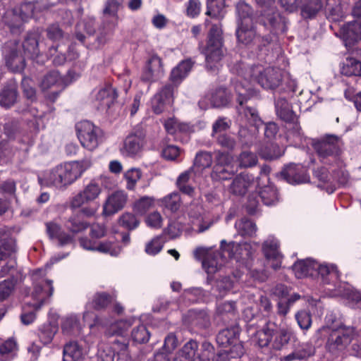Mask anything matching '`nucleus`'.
<instances>
[{
    "label": "nucleus",
    "instance_id": "obj_1",
    "mask_svg": "<svg viewBox=\"0 0 361 361\" xmlns=\"http://www.w3.org/2000/svg\"><path fill=\"white\" fill-rule=\"evenodd\" d=\"M231 70L237 74L233 80V85L237 94V111L239 117L254 127L250 133H248L247 129L245 127L239 130V136L243 145L249 147L253 145L255 134L263 124L255 109L244 106V104L254 95L252 83L257 82L266 90L276 89L282 82V71L274 67H265L262 64L250 66L243 62L235 64Z\"/></svg>",
    "mask_w": 361,
    "mask_h": 361
},
{
    "label": "nucleus",
    "instance_id": "obj_2",
    "mask_svg": "<svg viewBox=\"0 0 361 361\" xmlns=\"http://www.w3.org/2000/svg\"><path fill=\"white\" fill-rule=\"evenodd\" d=\"M220 248L221 252H213L211 247H198L193 252L195 259L202 260V267L208 275V283H210L211 275L224 266L235 267L239 269H250L251 267L255 252L251 243L245 241L239 243L231 241L227 243L225 240H222Z\"/></svg>",
    "mask_w": 361,
    "mask_h": 361
},
{
    "label": "nucleus",
    "instance_id": "obj_3",
    "mask_svg": "<svg viewBox=\"0 0 361 361\" xmlns=\"http://www.w3.org/2000/svg\"><path fill=\"white\" fill-rule=\"evenodd\" d=\"M312 146L321 161L329 165L314 170V176L324 183L336 181L341 185L348 183L349 176L344 169L343 161L338 157L342 145L340 138L335 135H326L320 140H312Z\"/></svg>",
    "mask_w": 361,
    "mask_h": 361
},
{
    "label": "nucleus",
    "instance_id": "obj_4",
    "mask_svg": "<svg viewBox=\"0 0 361 361\" xmlns=\"http://www.w3.org/2000/svg\"><path fill=\"white\" fill-rule=\"evenodd\" d=\"M316 276H319L326 288V294L329 297H342L353 308L361 310V292L354 290L349 284L339 281L340 273L334 263L316 261Z\"/></svg>",
    "mask_w": 361,
    "mask_h": 361
},
{
    "label": "nucleus",
    "instance_id": "obj_5",
    "mask_svg": "<svg viewBox=\"0 0 361 361\" xmlns=\"http://www.w3.org/2000/svg\"><path fill=\"white\" fill-rule=\"evenodd\" d=\"M46 269H38L32 271L33 290L30 295L26 296L23 312L20 319L23 324L29 325L36 319L35 312L49 302L53 295L52 281L47 279Z\"/></svg>",
    "mask_w": 361,
    "mask_h": 361
},
{
    "label": "nucleus",
    "instance_id": "obj_6",
    "mask_svg": "<svg viewBox=\"0 0 361 361\" xmlns=\"http://www.w3.org/2000/svg\"><path fill=\"white\" fill-rule=\"evenodd\" d=\"M38 35L35 32L29 33L24 42L20 44L16 40H11L4 45L2 54L6 66L13 72H20L25 68V59L37 60V63H43L38 60L39 51Z\"/></svg>",
    "mask_w": 361,
    "mask_h": 361
},
{
    "label": "nucleus",
    "instance_id": "obj_7",
    "mask_svg": "<svg viewBox=\"0 0 361 361\" xmlns=\"http://www.w3.org/2000/svg\"><path fill=\"white\" fill-rule=\"evenodd\" d=\"M334 319L332 314L326 315V325L320 331L326 336L327 350L333 355H339L344 353L355 338V332L353 327L334 324Z\"/></svg>",
    "mask_w": 361,
    "mask_h": 361
},
{
    "label": "nucleus",
    "instance_id": "obj_8",
    "mask_svg": "<svg viewBox=\"0 0 361 361\" xmlns=\"http://www.w3.org/2000/svg\"><path fill=\"white\" fill-rule=\"evenodd\" d=\"M13 232L8 227L0 228V262H5L0 270V278L11 276L17 266L18 247Z\"/></svg>",
    "mask_w": 361,
    "mask_h": 361
},
{
    "label": "nucleus",
    "instance_id": "obj_9",
    "mask_svg": "<svg viewBox=\"0 0 361 361\" xmlns=\"http://www.w3.org/2000/svg\"><path fill=\"white\" fill-rule=\"evenodd\" d=\"M222 30L219 23L212 25L209 32L207 45L202 53L205 56V66L210 71L219 68L220 62L224 55L223 47Z\"/></svg>",
    "mask_w": 361,
    "mask_h": 361
},
{
    "label": "nucleus",
    "instance_id": "obj_10",
    "mask_svg": "<svg viewBox=\"0 0 361 361\" xmlns=\"http://www.w3.org/2000/svg\"><path fill=\"white\" fill-rule=\"evenodd\" d=\"M214 350V346L208 342H204L199 350L198 343L191 339L178 350L173 361H210Z\"/></svg>",
    "mask_w": 361,
    "mask_h": 361
},
{
    "label": "nucleus",
    "instance_id": "obj_11",
    "mask_svg": "<svg viewBox=\"0 0 361 361\" xmlns=\"http://www.w3.org/2000/svg\"><path fill=\"white\" fill-rule=\"evenodd\" d=\"M76 130L81 145L90 151L95 149L104 141L103 130L88 121L78 123Z\"/></svg>",
    "mask_w": 361,
    "mask_h": 361
},
{
    "label": "nucleus",
    "instance_id": "obj_12",
    "mask_svg": "<svg viewBox=\"0 0 361 361\" xmlns=\"http://www.w3.org/2000/svg\"><path fill=\"white\" fill-rule=\"evenodd\" d=\"M78 77L79 75L72 71L64 78H62L58 71H52L44 75L40 82V87L43 91L54 89L49 99L54 101L59 94Z\"/></svg>",
    "mask_w": 361,
    "mask_h": 361
},
{
    "label": "nucleus",
    "instance_id": "obj_13",
    "mask_svg": "<svg viewBox=\"0 0 361 361\" xmlns=\"http://www.w3.org/2000/svg\"><path fill=\"white\" fill-rule=\"evenodd\" d=\"M236 37L239 43L250 48H260L262 45L264 46L269 43L268 38H261L257 35L252 18L246 17L241 24L238 25Z\"/></svg>",
    "mask_w": 361,
    "mask_h": 361
},
{
    "label": "nucleus",
    "instance_id": "obj_14",
    "mask_svg": "<svg viewBox=\"0 0 361 361\" xmlns=\"http://www.w3.org/2000/svg\"><path fill=\"white\" fill-rule=\"evenodd\" d=\"M111 302V296L106 293H97L85 305V311L83 313V319L85 322H90V328L92 329L96 326H102L108 324L103 318L96 316L90 310L94 309L97 310H102L107 307Z\"/></svg>",
    "mask_w": 361,
    "mask_h": 361
},
{
    "label": "nucleus",
    "instance_id": "obj_15",
    "mask_svg": "<svg viewBox=\"0 0 361 361\" xmlns=\"http://www.w3.org/2000/svg\"><path fill=\"white\" fill-rule=\"evenodd\" d=\"M128 345L124 341L114 339L109 343H100L98 345L97 361H114L116 353L118 361H129Z\"/></svg>",
    "mask_w": 361,
    "mask_h": 361
},
{
    "label": "nucleus",
    "instance_id": "obj_16",
    "mask_svg": "<svg viewBox=\"0 0 361 361\" xmlns=\"http://www.w3.org/2000/svg\"><path fill=\"white\" fill-rule=\"evenodd\" d=\"M239 328L232 326L226 328L218 334L216 342L223 348H228L232 357H240L244 353L243 344L238 341Z\"/></svg>",
    "mask_w": 361,
    "mask_h": 361
},
{
    "label": "nucleus",
    "instance_id": "obj_17",
    "mask_svg": "<svg viewBox=\"0 0 361 361\" xmlns=\"http://www.w3.org/2000/svg\"><path fill=\"white\" fill-rule=\"evenodd\" d=\"M233 158L228 153L219 152L216 157V164L211 173L214 180L230 179L237 171L232 164Z\"/></svg>",
    "mask_w": 361,
    "mask_h": 361
},
{
    "label": "nucleus",
    "instance_id": "obj_18",
    "mask_svg": "<svg viewBox=\"0 0 361 361\" xmlns=\"http://www.w3.org/2000/svg\"><path fill=\"white\" fill-rule=\"evenodd\" d=\"M92 161L89 158L82 161H71L59 165L66 185L73 183L82 173L92 166Z\"/></svg>",
    "mask_w": 361,
    "mask_h": 361
},
{
    "label": "nucleus",
    "instance_id": "obj_19",
    "mask_svg": "<svg viewBox=\"0 0 361 361\" xmlns=\"http://www.w3.org/2000/svg\"><path fill=\"white\" fill-rule=\"evenodd\" d=\"M262 252L265 259L270 262L274 270H278L281 267L282 254L280 251V243L274 235H269L262 244Z\"/></svg>",
    "mask_w": 361,
    "mask_h": 361
},
{
    "label": "nucleus",
    "instance_id": "obj_20",
    "mask_svg": "<svg viewBox=\"0 0 361 361\" xmlns=\"http://www.w3.org/2000/svg\"><path fill=\"white\" fill-rule=\"evenodd\" d=\"M117 97L116 90L111 85L100 87L94 91L92 103L99 111H107Z\"/></svg>",
    "mask_w": 361,
    "mask_h": 361
},
{
    "label": "nucleus",
    "instance_id": "obj_21",
    "mask_svg": "<svg viewBox=\"0 0 361 361\" xmlns=\"http://www.w3.org/2000/svg\"><path fill=\"white\" fill-rule=\"evenodd\" d=\"M46 231L51 241L59 247L74 244V237L65 232L61 226L54 221L46 223Z\"/></svg>",
    "mask_w": 361,
    "mask_h": 361
},
{
    "label": "nucleus",
    "instance_id": "obj_22",
    "mask_svg": "<svg viewBox=\"0 0 361 361\" xmlns=\"http://www.w3.org/2000/svg\"><path fill=\"white\" fill-rule=\"evenodd\" d=\"M102 189L100 186L94 183L90 182L82 190L75 195L71 202L72 208H80L82 206L94 201L100 195Z\"/></svg>",
    "mask_w": 361,
    "mask_h": 361
},
{
    "label": "nucleus",
    "instance_id": "obj_23",
    "mask_svg": "<svg viewBox=\"0 0 361 361\" xmlns=\"http://www.w3.org/2000/svg\"><path fill=\"white\" fill-rule=\"evenodd\" d=\"M144 145L145 138L141 133H131L123 140L120 152L123 157H134L142 152Z\"/></svg>",
    "mask_w": 361,
    "mask_h": 361
},
{
    "label": "nucleus",
    "instance_id": "obj_24",
    "mask_svg": "<svg viewBox=\"0 0 361 361\" xmlns=\"http://www.w3.org/2000/svg\"><path fill=\"white\" fill-rule=\"evenodd\" d=\"M252 325L250 324L247 328L251 342L260 348L266 347L269 344L271 345V334L274 332L273 327H274V323L267 322L262 328L257 330Z\"/></svg>",
    "mask_w": 361,
    "mask_h": 361
},
{
    "label": "nucleus",
    "instance_id": "obj_25",
    "mask_svg": "<svg viewBox=\"0 0 361 361\" xmlns=\"http://www.w3.org/2000/svg\"><path fill=\"white\" fill-rule=\"evenodd\" d=\"M271 334V346L275 350H281L291 341L295 340V335L292 328L288 326H281L277 328L274 324Z\"/></svg>",
    "mask_w": 361,
    "mask_h": 361
},
{
    "label": "nucleus",
    "instance_id": "obj_26",
    "mask_svg": "<svg viewBox=\"0 0 361 361\" xmlns=\"http://www.w3.org/2000/svg\"><path fill=\"white\" fill-rule=\"evenodd\" d=\"M230 101V95L224 88H218L207 94L199 102L201 109L225 106Z\"/></svg>",
    "mask_w": 361,
    "mask_h": 361
},
{
    "label": "nucleus",
    "instance_id": "obj_27",
    "mask_svg": "<svg viewBox=\"0 0 361 361\" xmlns=\"http://www.w3.org/2000/svg\"><path fill=\"white\" fill-rule=\"evenodd\" d=\"M281 177L288 183L298 185L307 183L310 180L305 169L300 164H290L281 172Z\"/></svg>",
    "mask_w": 361,
    "mask_h": 361
},
{
    "label": "nucleus",
    "instance_id": "obj_28",
    "mask_svg": "<svg viewBox=\"0 0 361 361\" xmlns=\"http://www.w3.org/2000/svg\"><path fill=\"white\" fill-rule=\"evenodd\" d=\"M173 102V88L167 85L161 89L152 99L153 111L159 114L165 111Z\"/></svg>",
    "mask_w": 361,
    "mask_h": 361
},
{
    "label": "nucleus",
    "instance_id": "obj_29",
    "mask_svg": "<svg viewBox=\"0 0 361 361\" xmlns=\"http://www.w3.org/2000/svg\"><path fill=\"white\" fill-rule=\"evenodd\" d=\"M128 195L124 191H116L111 194L105 201L103 207V214L110 216L121 210L126 205Z\"/></svg>",
    "mask_w": 361,
    "mask_h": 361
},
{
    "label": "nucleus",
    "instance_id": "obj_30",
    "mask_svg": "<svg viewBox=\"0 0 361 361\" xmlns=\"http://www.w3.org/2000/svg\"><path fill=\"white\" fill-rule=\"evenodd\" d=\"M239 277L235 274L233 276V278L231 276L221 277L216 280L214 284L212 283V279H211L210 283L207 282V283L212 285V291L214 295L222 298L235 288L237 278Z\"/></svg>",
    "mask_w": 361,
    "mask_h": 361
},
{
    "label": "nucleus",
    "instance_id": "obj_31",
    "mask_svg": "<svg viewBox=\"0 0 361 361\" xmlns=\"http://www.w3.org/2000/svg\"><path fill=\"white\" fill-rule=\"evenodd\" d=\"M255 187V178L248 173H240L232 181L229 190L236 195H243L248 190Z\"/></svg>",
    "mask_w": 361,
    "mask_h": 361
},
{
    "label": "nucleus",
    "instance_id": "obj_32",
    "mask_svg": "<svg viewBox=\"0 0 361 361\" xmlns=\"http://www.w3.org/2000/svg\"><path fill=\"white\" fill-rule=\"evenodd\" d=\"M163 72L161 59L157 55H153L147 61L142 75V80L145 82L155 81L162 75Z\"/></svg>",
    "mask_w": 361,
    "mask_h": 361
},
{
    "label": "nucleus",
    "instance_id": "obj_33",
    "mask_svg": "<svg viewBox=\"0 0 361 361\" xmlns=\"http://www.w3.org/2000/svg\"><path fill=\"white\" fill-rule=\"evenodd\" d=\"M137 321L138 322V320L134 317H131L126 319H121L114 323H111V322L107 321L109 323L106 326L109 324L110 326L106 331V334L107 336H111L114 335L119 336L121 337V340L119 341H124L128 344V342L126 341V339L124 338V337L127 335V332L129 328Z\"/></svg>",
    "mask_w": 361,
    "mask_h": 361
},
{
    "label": "nucleus",
    "instance_id": "obj_34",
    "mask_svg": "<svg viewBox=\"0 0 361 361\" xmlns=\"http://www.w3.org/2000/svg\"><path fill=\"white\" fill-rule=\"evenodd\" d=\"M61 172L59 166L45 171L42 176H38L39 183L43 186L55 187L57 188L66 186Z\"/></svg>",
    "mask_w": 361,
    "mask_h": 361
},
{
    "label": "nucleus",
    "instance_id": "obj_35",
    "mask_svg": "<svg viewBox=\"0 0 361 361\" xmlns=\"http://www.w3.org/2000/svg\"><path fill=\"white\" fill-rule=\"evenodd\" d=\"M195 61L191 59H186L179 62L171 71L170 80L171 82L178 85L185 80L190 73Z\"/></svg>",
    "mask_w": 361,
    "mask_h": 361
},
{
    "label": "nucleus",
    "instance_id": "obj_36",
    "mask_svg": "<svg viewBox=\"0 0 361 361\" xmlns=\"http://www.w3.org/2000/svg\"><path fill=\"white\" fill-rule=\"evenodd\" d=\"M166 131L169 134L174 135L176 138L179 134H190L195 131L196 127L188 123H180L173 117L169 118L164 121Z\"/></svg>",
    "mask_w": 361,
    "mask_h": 361
},
{
    "label": "nucleus",
    "instance_id": "obj_37",
    "mask_svg": "<svg viewBox=\"0 0 361 361\" xmlns=\"http://www.w3.org/2000/svg\"><path fill=\"white\" fill-rule=\"evenodd\" d=\"M197 175L192 169L180 173L177 179V186L185 194L191 195L194 191V183L198 182Z\"/></svg>",
    "mask_w": 361,
    "mask_h": 361
},
{
    "label": "nucleus",
    "instance_id": "obj_38",
    "mask_svg": "<svg viewBox=\"0 0 361 361\" xmlns=\"http://www.w3.org/2000/svg\"><path fill=\"white\" fill-rule=\"evenodd\" d=\"M87 353V350L79 343L69 342L63 347V361H82Z\"/></svg>",
    "mask_w": 361,
    "mask_h": 361
},
{
    "label": "nucleus",
    "instance_id": "obj_39",
    "mask_svg": "<svg viewBox=\"0 0 361 361\" xmlns=\"http://www.w3.org/2000/svg\"><path fill=\"white\" fill-rule=\"evenodd\" d=\"M315 264V260L308 258L297 261L293 265L292 269L298 279L314 276H316L317 267H314Z\"/></svg>",
    "mask_w": 361,
    "mask_h": 361
},
{
    "label": "nucleus",
    "instance_id": "obj_40",
    "mask_svg": "<svg viewBox=\"0 0 361 361\" xmlns=\"http://www.w3.org/2000/svg\"><path fill=\"white\" fill-rule=\"evenodd\" d=\"M264 178L269 182V178L267 176H265ZM257 185L260 199L265 205L271 206L279 202L278 190L273 184L268 183L267 185L263 187L259 186V183H257Z\"/></svg>",
    "mask_w": 361,
    "mask_h": 361
},
{
    "label": "nucleus",
    "instance_id": "obj_41",
    "mask_svg": "<svg viewBox=\"0 0 361 361\" xmlns=\"http://www.w3.org/2000/svg\"><path fill=\"white\" fill-rule=\"evenodd\" d=\"M276 113L279 118L287 124L298 121L297 116L292 111L288 101L283 97H279L275 102Z\"/></svg>",
    "mask_w": 361,
    "mask_h": 361
},
{
    "label": "nucleus",
    "instance_id": "obj_42",
    "mask_svg": "<svg viewBox=\"0 0 361 361\" xmlns=\"http://www.w3.org/2000/svg\"><path fill=\"white\" fill-rule=\"evenodd\" d=\"M341 34L346 43L358 42L361 39V21H353L343 25Z\"/></svg>",
    "mask_w": 361,
    "mask_h": 361
},
{
    "label": "nucleus",
    "instance_id": "obj_43",
    "mask_svg": "<svg viewBox=\"0 0 361 361\" xmlns=\"http://www.w3.org/2000/svg\"><path fill=\"white\" fill-rule=\"evenodd\" d=\"M301 15L305 18H312L324 8L322 0H301Z\"/></svg>",
    "mask_w": 361,
    "mask_h": 361
},
{
    "label": "nucleus",
    "instance_id": "obj_44",
    "mask_svg": "<svg viewBox=\"0 0 361 361\" xmlns=\"http://www.w3.org/2000/svg\"><path fill=\"white\" fill-rule=\"evenodd\" d=\"M183 319L185 323L197 326L200 328H205L209 324V317L204 310H190L188 315Z\"/></svg>",
    "mask_w": 361,
    "mask_h": 361
},
{
    "label": "nucleus",
    "instance_id": "obj_45",
    "mask_svg": "<svg viewBox=\"0 0 361 361\" xmlns=\"http://www.w3.org/2000/svg\"><path fill=\"white\" fill-rule=\"evenodd\" d=\"M207 298L206 292L201 288L185 289L180 298V301L186 305L204 302Z\"/></svg>",
    "mask_w": 361,
    "mask_h": 361
},
{
    "label": "nucleus",
    "instance_id": "obj_46",
    "mask_svg": "<svg viewBox=\"0 0 361 361\" xmlns=\"http://www.w3.org/2000/svg\"><path fill=\"white\" fill-rule=\"evenodd\" d=\"M61 329L64 334L77 335L81 330L79 317L77 314H70L62 319Z\"/></svg>",
    "mask_w": 361,
    "mask_h": 361
},
{
    "label": "nucleus",
    "instance_id": "obj_47",
    "mask_svg": "<svg viewBox=\"0 0 361 361\" xmlns=\"http://www.w3.org/2000/svg\"><path fill=\"white\" fill-rule=\"evenodd\" d=\"M122 251V247L116 241L114 237H109L107 240L97 243L96 252L108 254L111 256H118Z\"/></svg>",
    "mask_w": 361,
    "mask_h": 361
},
{
    "label": "nucleus",
    "instance_id": "obj_48",
    "mask_svg": "<svg viewBox=\"0 0 361 361\" xmlns=\"http://www.w3.org/2000/svg\"><path fill=\"white\" fill-rule=\"evenodd\" d=\"M90 224L80 214L71 215L65 223L66 228L73 233H78L85 231Z\"/></svg>",
    "mask_w": 361,
    "mask_h": 361
},
{
    "label": "nucleus",
    "instance_id": "obj_49",
    "mask_svg": "<svg viewBox=\"0 0 361 361\" xmlns=\"http://www.w3.org/2000/svg\"><path fill=\"white\" fill-rule=\"evenodd\" d=\"M58 329V324L55 322H50L42 325L39 329L38 334L40 341L44 345L51 343Z\"/></svg>",
    "mask_w": 361,
    "mask_h": 361
},
{
    "label": "nucleus",
    "instance_id": "obj_50",
    "mask_svg": "<svg viewBox=\"0 0 361 361\" xmlns=\"http://www.w3.org/2000/svg\"><path fill=\"white\" fill-rule=\"evenodd\" d=\"M327 18L332 21H339L343 17L341 0H325Z\"/></svg>",
    "mask_w": 361,
    "mask_h": 361
},
{
    "label": "nucleus",
    "instance_id": "obj_51",
    "mask_svg": "<svg viewBox=\"0 0 361 361\" xmlns=\"http://www.w3.org/2000/svg\"><path fill=\"white\" fill-rule=\"evenodd\" d=\"M341 72L347 76H361V62L352 57H347L342 63Z\"/></svg>",
    "mask_w": 361,
    "mask_h": 361
},
{
    "label": "nucleus",
    "instance_id": "obj_52",
    "mask_svg": "<svg viewBox=\"0 0 361 361\" xmlns=\"http://www.w3.org/2000/svg\"><path fill=\"white\" fill-rule=\"evenodd\" d=\"M158 203L161 207L176 212L180 207V197L178 192H171L159 199Z\"/></svg>",
    "mask_w": 361,
    "mask_h": 361
},
{
    "label": "nucleus",
    "instance_id": "obj_53",
    "mask_svg": "<svg viewBox=\"0 0 361 361\" xmlns=\"http://www.w3.org/2000/svg\"><path fill=\"white\" fill-rule=\"evenodd\" d=\"M286 128L288 129L286 135L287 141L289 142L290 145L295 146H299L302 144L304 137L301 132V128L298 123V121L288 124Z\"/></svg>",
    "mask_w": 361,
    "mask_h": 361
},
{
    "label": "nucleus",
    "instance_id": "obj_54",
    "mask_svg": "<svg viewBox=\"0 0 361 361\" xmlns=\"http://www.w3.org/2000/svg\"><path fill=\"white\" fill-rule=\"evenodd\" d=\"M94 20L93 18H87L78 23L76 26L75 36L77 39L83 42L85 38L84 31L87 35H91L94 32Z\"/></svg>",
    "mask_w": 361,
    "mask_h": 361
},
{
    "label": "nucleus",
    "instance_id": "obj_55",
    "mask_svg": "<svg viewBox=\"0 0 361 361\" xmlns=\"http://www.w3.org/2000/svg\"><path fill=\"white\" fill-rule=\"evenodd\" d=\"M212 164V154L207 152H200L196 154L194 164L191 169L197 173L200 174L204 169L210 167Z\"/></svg>",
    "mask_w": 361,
    "mask_h": 361
},
{
    "label": "nucleus",
    "instance_id": "obj_56",
    "mask_svg": "<svg viewBox=\"0 0 361 361\" xmlns=\"http://www.w3.org/2000/svg\"><path fill=\"white\" fill-rule=\"evenodd\" d=\"M16 98V85L15 83H11L0 94V105L8 108L15 103Z\"/></svg>",
    "mask_w": 361,
    "mask_h": 361
},
{
    "label": "nucleus",
    "instance_id": "obj_57",
    "mask_svg": "<svg viewBox=\"0 0 361 361\" xmlns=\"http://www.w3.org/2000/svg\"><path fill=\"white\" fill-rule=\"evenodd\" d=\"M17 353V345L14 340L8 339L0 345V360L11 361Z\"/></svg>",
    "mask_w": 361,
    "mask_h": 361
},
{
    "label": "nucleus",
    "instance_id": "obj_58",
    "mask_svg": "<svg viewBox=\"0 0 361 361\" xmlns=\"http://www.w3.org/2000/svg\"><path fill=\"white\" fill-rule=\"evenodd\" d=\"M206 14L214 18L221 19L225 14L223 0H207Z\"/></svg>",
    "mask_w": 361,
    "mask_h": 361
},
{
    "label": "nucleus",
    "instance_id": "obj_59",
    "mask_svg": "<svg viewBox=\"0 0 361 361\" xmlns=\"http://www.w3.org/2000/svg\"><path fill=\"white\" fill-rule=\"evenodd\" d=\"M238 233L242 236L252 237L257 231L256 225L250 219L243 218L235 224Z\"/></svg>",
    "mask_w": 361,
    "mask_h": 361
},
{
    "label": "nucleus",
    "instance_id": "obj_60",
    "mask_svg": "<svg viewBox=\"0 0 361 361\" xmlns=\"http://www.w3.org/2000/svg\"><path fill=\"white\" fill-rule=\"evenodd\" d=\"M257 155L249 150H243L237 158L239 168L245 169L253 167L257 164Z\"/></svg>",
    "mask_w": 361,
    "mask_h": 361
},
{
    "label": "nucleus",
    "instance_id": "obj_61",
    "mask_svg": "<svg viewBox=\"0 0 361 361\" xmlns=\"http://www.w3.org/2000/svg\"><path fill=\"white\" fill-rule=\"evenodd\" d=\"M264 16L266 20L269 22V24L273 29L272 31L274 32V33H276L280 30H283L284 20L274 8L270 9L268 13H265Z\"/></svg>",
    "mask_w": 361,
    "mask_h": 361
},
{
    "label": "nucleus",
    "instance_id": "obj_62",
    "mask_svg": "<svg viewBox=\"0 0 361 361\" xmlns=\"http://www.w3.org/2000/svg\"><path fill=\"white\" fill-rule=\"evenodd\" d=\"M142 177V172L137 168H131L123 174V178L126 182V188L129 190L135 189L137 181Z\"/></svg>",
    "mask_w": 361,
    "mask_h": 361
},
{
    "label": "nucleus",
    "instance_id": "obj_63",
    "mask_svg": "<svg viewBox=\"0 0 361 361\" xmlns=\"http://www.w3.org/2000/svg\"><path fill=\"white\" fill-rule=\"evenodd\" d=\"M154 204V198L143 196L133 204V211L140 215L145 214Z\"/></svg>",
    "mask_w": 361,
    "mask_h": 361
},
{
    "label": "nucleus",
    "instance_id": "obj_64",
    "mask_svg": "<svg viewBox=\"0 0 361 361\" xmlns=\"http://www.w3.org/2000/svg\"><path fill=\"white\" fill-rule=\"evenodd\" d=\"M187 212L191 224L204 216V209L199 200L191 202Z\"/></svg>",
    "mask_w": 361,
    "mask_h": 361
}]
</instances>
